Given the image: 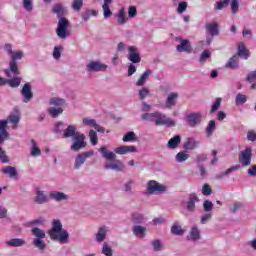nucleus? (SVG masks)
Instances as JSON below:
<instances>
[{
    "mask_svg": "<svg viewBox=\"0 0 256 256\" xmlns=\"http://www.w3.org/2000/svg\"><path fill=\"white\" fill-rule=\"evenodd\" d=\"M47 113L48 115H50V117H52L53 119H57V117L59 115L63 114V108L61 107H49L47 109Z\"/></svg>",
    "mask_w": 256,
    "mask_h": 256,
    "instance_id": "nucleus-31",
    "label": "nucleus"
},
{
    "mask_svg": "<svg viewBox=\"0 0 256 256\" xmlns=\"http://www.w3.org/2000/svg\"><path fill=\"white\" fill-rule=\"evenodd\" d=\"M30 155L31 157H39V155H41V148L37 146L35 140H31Z\"/></svg>",
    "mask_w": 256,
    "mask_h": 256,
    "instance_id": "nucleus-36",
    "label": "nucleus"
},
{
    "mask_svg": "<svg viewBox=\"0 0 256 256\" xmlns=\"http://www.w3.org/2000/svg\"><path fill=\"white\" fill-rule=\"evenodd\" d=\"M83 8V0H74L72 2L73 11L79 12Z\"/></svg>",
    "mask_w": 256,
    "mask_h": 256,
    "instance_id": "nucleus-57",
    "label": "nucleus"
},
{
    "mask_svg": "<svg viewBox=\"0 0 256 256\" xmlns=\"http://www.w3.org/2000/svg\"><path fill=\"white\" fill-rule=\"evenodd\" d=\"M118 25H125L127 18H125V9L121 8L117 14Z\"/></svg>",
    "mask_w": 256,
    "mask_h": 256,
    "instance_id": "nucleus-48",
    "label": "nucleus"
},
{
    "mask_svg": "<svg viewBox=\"0 0 256 256\" xmlns=\"http://www.w3.org/2000/svg\"><path fill=\"white\" fill-rule=\"evenodd\" d=\"M178 99H179V94L177 92L170 93L165 102L166 109H173V107L177 105Z\"/></svg>",
    "mask_w": 256,
    "mask_h": 256,
    "instance_id": "nucleus-19",
    "label": "nucleus"
},
{
    "mask_svg": "<svg viewBox=\"0 0 256 256\" xmlns=\"http://www.w3.org/2000/svg\"><path fill=\"white\" fill-rule=\"evenodd\" d=\"M52 11L57 15V18L59 19L56 29L57 37H59V39H67V37L71 35V32L69 31V20L65 18L67 9H65L62 4H55Z\"/></svg>",
    "mask_w": 256,
    "mask_h": 256,
    "instance_id": "nucleus-2",
    "label": "nucleus"
},
{
    "mask_svg": "<svg viewBox=\"0 0 256 256\" xmlns=\"http://www.w3.org/2000/svg\"><path fill=\"white\" fill-rule=\"evenodd\" d=\"M49 103L54 107H63V105L66 103V100L60 97H52L50 98Z\"/></svg>",
    "mask_w": 256,
    "mask_h": 256,
    "instance_id": "nucleus-41",
    "label": "nucleus"
},
{
    "mask_svg": "<svg viewBox=\"0 0 256 256\" xmlns=\"http://www.w3.org/2000/svg\"><path fill=\"white\" fill-rule=\"evenodd\" d=\"M246 138H247V141H251L252 143H255V141H256V132H255V130H249L247 132Z\"/></svg>",
    "mask_w": 256,
    "mask_h": 256,
    "instance_id": "nucleus-64",
    "label": "nucleus"
},
{
    "mask_svg": "<svg viewBox=\"0 0 256 256\" xmlns=\"http://www.w3.org/2000/svg\"><path fill=\"white\" fill-rule=\"evenodd\" d=\"M167 191V186L160 184L155 180H150L147 183V192L148 195H161Z\"/></svg>",
    "mask_w": 256,
    "mask_h": 256,
    "instance_id": "nucleus-6",
    "label": "nucleus"
},
{
    "mask_svg": "<svg viewBox=\"0 0 256 256\" xmlns=\"http://www.w3.org/2000/svg\"><path fill=\"white\" fill-rule=\"evenodd\" d=\"M49 237L52 241H59V243L69 242V232L63 230V224L60 220H53L52 229L48 231Z\"/></svg>",
    "mask_w": 256,
    "mask_h": 256,
    "instance_id": "nucleus-4",
    "label": "nucleus"
},
{
    "mask_svg": "<svg viewBox=\"0 0 256 256\" xmlns=\"http://www.w3.org/2000/svg\"><path fill=\"white\" fill-rule=\"evenodd\" d=\"M102 255L113 256V248H111V246L104 243L102 247Z\"/></svg>",
    "mask_w": 256,
    "mask_h": 256,
    "instance_id": "nucleus-56",
    "label": "nucleus"
},
{
    "mask_svg": "<svg viewBox=\"0 0 256 256\" xmlns=\"http://www.w3.org/2000/svg\"><path fill=\"white\" fill-rule=\"evenodd\" d=\"M54 133H62L63 139H72V144L70 146L71 151L77 152L87 147V142L85 141V134L77 131L76 125L71 124L65 128V123H63V121H60L55 124Z\"/></svg>",
    "mask_w": 256,
    "mask_h": 256,
    "instance_id": "nucleus-1",
    "label": "nucleus"
},
{
    "mask_svg": "<svg viewBox=\"0 0 256 256\" xmlns=\"http://www.w3.org/2000/svg\"><path fill=\"white\" fill-rule=\"evenodd\" d=\"M203 121V113L202 112H191L186 116V122L189 127H197V125H201Z\"/></svg>",
    "mask_w": 256,
    "mask_h": 256,
    "instance_id": "nucleus-8",
    "label": "nucleus"
},
{
    "mask_svg": "<svg viewBox=\"0 0 256 256\" xmlns=\"http://www.w3.org/2000/svg\"><path fill=\"white\" fill-rule=\"evenodd\" d=\"M237 55L239 57H243L244 59H249V50H247V48L243 44H241L238 47Z\"/></svg>",
    "mask_w": 256,
    "mask_h": 256,
    "instance_id": "nucleus-47",
    "label": "nucleus"
},
{
    "mask_svg": "<svg viewBox=\"0 0 256 256\" xmlns=\"http://www.w3.org/2000/svg\"><path fill=\"white\" fill-rule=\"evenodd\" d=\"M94 154L95 152H93V150L78 154L75 158L74 169H81V166L85 164V161H87L89 157H93Z\"/></svg>",
    "mask_w": 256,
    "mask_h": 256,
    "instance_id": "nucleus-10",
    "label": "nucleus"
},
{
    "mask_svg": "<svg viewBox=\"0 0 256 256\" xmlns=\"http://www.w3.org/2000/svg\"><path fill=\"white\" fill-rule=\"evenodd\" d=\"M88 137L90 139L91 145H93L94 147L95 145H97V143H99V139L97 138V132L95 130H90Z\"/></svg>",
    "mask_w": 256,
    "mask_h": 256,
    "instance_id": "nucleus-53",
    "label": "nucleus"
},
{
    "mask_svg": "<svg viewBox=\"0 0 256 256\" xmlns=\"http://www.w3.org/2000/svg\"><path fill=\"white\" fill-rule=\"evenodd\" d=\"M131 221L134 225H143V223H145V215L139 212H134L131 215Z\"/></svg>",
    "mask_w": 256,
    "mask_h": 256,
    "instance_id": "nucleus-27",
    "label": "nucleus"
},
{
    "mask_svg": "<svg viewBox=\"0 0 256 256\" xmlns=\"http://www.w3.org/2000/svg\"><path fill=\"white\" fill-rule=\"evenodd\" d=\"M251 159H253V148L251 147H246L238 154V160L242 167H249L251 165Z\"/></svg>",
    "mask_w": 256,
    "mask_h": 256,
    "instance_id": "nucleus-7",
    "label": "nucleus"
},
{
    "mask_svg": "<svg viewBox=\"0 0 256 256\" xmlns=\"http://www.w3.org/2000/svg\"><path fill=\"white\" fill-rule=\"evenodd\" d=\"M225 67L227 69H239V63L237 62V55L232 56L226 63Z\"/></svg>",
    "mask_w": 256,
    "mask_h": 256,
    "instance_id": "nucleus-40",
    "label": "nucleus"
},
{
    "mask_svg": "<svg viewBox=\"0 0 256 256\" xmlns=\"http://www.w3.org/2000/svg\"><path fill=\"white\" fill-rule=\"evenodd\" d=\"M108 231L109 230L107 229V226L100 227L95 235V241L97 243H103V241H105V239H107Z\"/></svg>",
    "mask_w": 256,
    "mask_h": 256,
    "instance_id": "nucleus-22",
    "label": "nucleus"
},
{
    "mask_svg": "<svg viewBox=\"0 0 256 256\" xmlns=\"http://www.w3.org/2000/svg\"><path fill=\"white\" fill-rule=\"evenodd\" d=\"M176 41H180V44L176 46V51H178V53H191L193 51L191 42L188 39L177 37Z\"/></svg>",
    "mask_w": 256,
    "mask_h": 256,
    "instance_id": "nucleus-12",
    "label": "nucleus"
},
{
    "mask_svg": "<svg viewBox=\"0 0 256 256\" xmlns=\"http://www.w3.org/2000/svg\"><path fill=\"white\" fill-rule=\"evenodd\" d=\"M195 203H199V196L196 193L189 194L186 204V209L189 213H195Z\"/></svg>",
    "mask_w": 256,
    "mask_h": 256,
    "instance_id": "nucleus-15",
    "label": "nucleus"
},
{
    "mask_svg": "<svg viewBox=\"0 0 256 256\" xmlns=\"http://www.w3.org/2000/svg\"><path fill=\"white\" fill-rule=\"evenodd\" d=\"M132 233L138 239H143L147 235V227L141 225H134L132 227Z\"/></svg>",
    "mask_w": 256,
    "mask_h": 256,
    "instance_id": "nucleus-20",
    "label": "nucleus"
},
{
    "mask_svg": "<svg viewBox=\"0 0 256 256\" xmlns=\"http://www.w3.org/2000/svg\"><path fill=\"white\" fill-rule=\"evenodd\" d=\"M199 147V140L195 138H188L183 145V149L186 151H193V149H197Z\"/></svg>",
    "mask_w": 256,
    "mask_h": 256,
    "instance_id": "nucleus-25",
    "label": "nucleus"
},
{
    "mask_svg": "<svg viewBox=\"0 0 256 256\" xmlns=\"http://www.w3.org/2000/svg\"><path fill=\"white\" fill-rule=\"evenodd\" d=\"M180 143H181V136L175 135L173 138H171L168 141L167 147H168V149H177V147H179Z\"/></svg>",
    "mask_w": 256,
    "mask_h": 256,
    "instance_id": "nucleus-30",
    "label": "nucleus"
},
{
    "mask_svg": "<svg viewBox=\"0 0 256 256\" xmlns=\"http://www.w3.org/2000/svg\"><path fill=\"white\" fill-rule=\"evenodd\" d=\"M203 210L205 211V213H210V211H213V202H211L210 200L204 201Z\"/></svg>",
    "mask_w": 256,
    "mask_h": 256,
    "instance_id": "nucleus-61",
    "label": "nucleus"
},
{
    "mask_svg": "<svg viewBox=\"0 0 256 256\" xmlns=\"http://www.w3.org/2000/svg\"><path fill=\"white\" fill-rule=\"evenodd\" d=\"M247 95L238 93L235 97V104L239 107L241 105H245L247 103Z\"/></svg>",
    "mask_w": 256,
    "mask_h": 256,
    "instance_id": "nucleus-45",
    "label": "nucleus"
},
{
    "mask_svg": "<svg viewBox=\"0 0 256 256\" xmlns=\"http://www.w3.org/2000/svg\"><path fill=\"white\" fill-rule=\"evenodd\" d=\"M5 244L7 247H24V245H27V241L23 238H12L7 240Z\"/></svg>",
    "mask_w": 256,
    "mask_h": 256,
    "instance_id": "nucleus-24",
    "label": "nucleus"
},
{
    "mask_svg": "<svg viewBox=\"0 0 256 256\" xmlns=\"http://www.w3.org/2000/svg\"><path fill=\"white\" fill-rule=\"evenodd\" d=\"M44 238H34L33 245L36 247V249H39V251H45L47 249V243H45Z\"/></svg>",
    "mask_w": 256,
    "mask_h": 256,
    "instance_id": "nucleus-34",
    "label": "nucleus"
},
{
    "mask_svg": "<svg viewBox=\"0 0 256 256\" xmlns=\"http://www.w3.org/2000/svg\"><path fill=\"white\" fill-rule=\"evenodd\" d=\"M7 121L13 124L12 129H17V125H19V121H21V117L17 114H11L8 117Z\"/></svg>",
    "mask_w": 256,
    "mask_h": 256,
    "instance_id": "nucleus-46",
    "label": "nucleus"
},
{
    "mask_svg": "<svg viewBox=\"0 0 256 256\" xmlns=\"http://www.w3.org/2000/svg\"><path fill=\"white\" fill-rule=\"evenodd\" d=\"M188 4L187 2L183 1L178 4L177 12L182 15V13H185L187 11Z\"/></svg>",
    "mask_w": 256,
    "mask_h": 256,
    "instance_id": "nucleus-63",
    "label": "nucleus"
},
{
    "mask_svg": "<svg viewBox=\"0 0 256 256\" xmlns=\"http://www.w3.org/2000/svg\"><path fill=\"white\" fill-rule=\"evenodd\" d=\"M152 247L154 251L159 252L163 250V245L161 244V240L156 239L152 241Z\"/></svg>",
    "mask_w": 256,
    "mask_h": 256,
    "instance_id": "nucleus-59",
    "label": "nucleus"
},
{
    "mask_svg": "<svg viewBox=\"0 0 256 256\" xmlns=\"http://www.w3.org/2000/svg\"><path fill=\"white\" fill-rule=\"evenodd\" d=\"M2 173H4V175H8L10 178L17 177V169L13 166L3 168Z\"/></svg>",
    "mask_w": 256,
    "mask_h": 256,
    "instance_id": "nucleus-44",
    "label": "nucleus"
},
{
    "mask_svg": "<svg viewBox=\"0 0 256 256\" xmlns=\"http://www.w3.org/2000/svg\"><path fill=\"white\" fill-rule=\"evenodd\" d=\"M50 199L56 201L57 203H61V201H67L69 199V195L65 194L64 192L53 191L50 192Z\"/></svg>",
    "mask_w": 256,
    "mask_h": 256,
    "instance_id": "nucleus-21",
    "label": "nucleus"
},
{
    "mask_svg": "<svg viewBox=\"0 0 256 256\" xmlns=\"http://www.w3.org/2000/svg\"><path fill=\"white\" fill-rule=\"evenodd\" d=\"M5 141L7 140H0V161L1 163H9V157L7 156V152L3 150V145H5Z\"/></svg>",
    "mask_w": 256,
    "mask_h": 256,
    "instance_id": "nucleus-37",
    "label": "nucleus"
},
{
    "mask_svg": "<svg viewBox=\"0 0 256 256\" xmlns=\"http://www.w3.org/2000/svg\"><path fill=\"white\" fill-rule=\"evenodd\" d=\"M34 203L36 205H45V203H49V197H47V194H45V191L43 190H37L35 197H34Z\"/></svg>",
    "mask_w": 256,
    "mask_h": 256,
    "instance_id": "nucleus-17",
    "label": "nucleus"
},
{
    "mask_svg": "<svg viewBox=\"0 0 256 256\" xmlns=\"http://www.w3.org/2000/svg\"><path fill=\"white\" fill-rule=\"evenodd\" d=\"M153 74V70L151 69H148L146 70L142 75L141 77L138 79L136 85L138 87H143V85H145V82L147 81V79H149V75H152Z\"/></svg>",
    "mask_w": 256,
    "mask_h": 256,
    "instance_id": "nucleus-32",
    "label": "nucleus"
},
{
    "mask_svg": "<svg viewBox=\"0 0 256 256\" xmlns=\"http://www.w3.org/2000/svg\"><path fill=\"white\" fill-rule=\"evenodd\" d=\"M83 125H86L88 127H96L97 121L95 119H90V118H83L82 120Z\"/></svg>",
    "mask_w": 256,
    "mask_h": 256,
    "instance_id": "nucleus-60",
    "label": "nucleus"
},
{
    "mask_svg": "<svg viewBox=\"0 0 256 256\" xmlns=\"http://www.w3.org/2000/svg\"><path fill=\"white\" fill-rule=\"evenodd\" d=\"M231 7L232 15H237L239 11V0H220L216 2L215 11H223V9H227V7Z\"/></svg>",
    "mask_w": 256,
    "mask_h": 256,
    "instance_id": "nucleus-5",
    "label": "nucleus"
},
{
    "mask_svg": "<svg viewBox=\"0 0 256 256\" xmlns=\"http://www.w3.org/2000/svg\"><path fill=\"white\" fill-rule=\"evenodd\" d=\"M215 129H217V126L215 124V120H210L208 122V125L206 127V137H211V135H213V133L215 132Z\"/></svg>",
    "mask_w": 256,
    "mask_h": 256,
    "instance_id": "nucleus-43",
    "label": "nucleus"
},
{
    "mask_svg": "<svg viewBox=\"0 0 256 256\" xmlns=\"http://www.w3.org/2000/svg\"><path fill=\"white\" fill-rule=\"evenodd\" d=\"M63 51V46H55L53 50V59L59 61L61 59V52Z\"/></svg>",
    "mask_w": 256,
    "mask_h": 256,
    "instance_id": "nucleus-55",
    "label": "nucleus"
},
{
    "mask_svg": "<svg viewBox=\"0 0 256 256\" xmlns=\"http://www.w3.org/2000/svg\"><path fill=\"white\" fill-rule=\"evenodd\" d=\"M114 153H116V155H127L129 153H137V147L127 145L119 146L114 149Z\"/></svg>",
    "mask_w": 256,
    "mask_h": 256,
    "instance_id": "nucleus-16",
    "label": "nucleus"
},
{
    "mask_svg": "<svg viewBox=\"0 0 256 256\" xmlns=\"http://www.w3.org/2000/svg\"><path fill=\"white\" fill-rule=\"evenodd\" d=\"M107 64H103L100 61H91L86 65L87 73H99L107 71Z\"/></svg>",
    "mask_w": 256,
    "mask_h": 256,
    "instance_id": "nucleus-9",
    "label": "nucleus"
},
{
    "mask_svg": "<svg viewBox=\"0 0 256 256\" xmlns=\"http://www.w3.org/2000/svg\"><path fill=\"white\" fill-rule=\"evenodd\" d=\"M239 169H241V165H239V164L234 165V166L230 167L229 169H227L226 171L222 172L221 174H217L216 179H223V177H225L227 175H231V173H233V171H239Z\"/></svg>",
    "mask_w": 256,
    "mask_h": 256,
    "instance_id": "nucleus-35",
    "label": "nucleus"
},
{
    "mask_svg": "<svg viewBox=\"0 0 256 256\" xmlns=\"http://www.w3.org/2000/svg\"><path fill=\"white\" fill-rule=\"evenodd\" d=\"M91 15L93 16V17H97V11H95V10H86L85 12H83L82 14H81V17H82V19H83V21H88L89 19H91Z\"/></svg>",
    "mask_w": 256,
    "mask_h": 256,
    "instance_id": "nucleus-50",
    "label": "nucleus"
},
{
    "mask_svg": "<svg viewBox=\"0 0 256 256\" xmlns=\"http://www.w3.org/2000/svg\"><path fill=\"white\" fill-rule=\"evenodd\" d=\"M10 71L6 70L5 73L7 75V77H11V73H13V75H20L21 72L19 71V66L17 65V62H11L10 61Z\"/></svg>",
    "mask_w": 256,
    "mask_h": 256,
    "instance_id": "nucleus-33",
    "label": "nucleus"
},
{
    "mask_svg": "<svg viewBox=\"0 0 256 256\" xmlns=\"http://www.w3.org/2000/svg\"><path fill=\"white\" fill-rule=\"evenodd\" d=\"M99 151L103 159H106L107 161H113L117 159V155L114 152L108 151L107 146H102Z\"/></svg>",
    "mask_w": 256,
    "mask_h": 256,
    "instance_id": "nucleus-26",
    "label": "nucleus"
},
{
    "mask_svg": "<svg viewBox=\"0 0 256 256\" xmlns=\"http://www.w3.org/2000/svg\"><path fill=\"white\" fill-rule=\"evenodd\" d=\"M104 169L107 171H116V173H122L125 171L126 167L125 164L121 160H114L113 162H106L104 164Z\"/></svg>",
    "mask_w": 256,
    "mask_h": 256,
    "instance_id": "nucleus-11",
    "label": "nucleus"
},
{
    "mask_svg": "<svg viewBox=\"0 0 256 256\" xmlns=\"http://www.w3.org/2000/svg\"><path fill=\"white\" fill-rule=\"evenodd\" d=\"M170 231L172 235L181 236L185 234V230H183V228L181 227V224H179L178 221L173 223Z\"/></svg>",
    "mask_w": 256,
    "mask_h": 256,
    "instance_id": "nucleus-29",
    "label": "nucleus"
},
{
    "mask_svg": "<svg viewBox=\"0 0 256 256\" xmlns=\"http://www.w3.org/2000/svg\"><path fill=\"white\" fill-rule=\"evenodd\" d=\"M128 59L131 63H141V56L139 50L135 46L128 47Z\"/></svg>",
    "mask_w": 256,
    "mask_h": 256,
    "instance_id": "nucleus-14",
    "label": "nucleus"
},
{
    "mask_svg": "<svg viewBox=\"0 0 256 256\" xmlns=\"http://www.w3.org/2000/svg\"><path fill=\"white\" fill-rule=\"evenodd\" d=\"M9 120H0V141H9V131H7V124Z\"/></svg>",
    "mask_w": 256,
    "mask_h": 256,
    "instance_id": "nucleus-18",
    "label": "nucleus"
},
{
    "mask_svg": "<svg viewBox=\"0 0 256 256\" xmlns=\"http://www.w3.org/2000/svg\"><path fill=\"white\" fill-rule=\"evenodd\" d=\"M23 57H24L23 51L19 50V51L13 52L11 54L10 62L17 63V61H21V59H23Z\"/></svg>",
    "mask_w": 256,
    "mask_h": 256,
    "instance_id": "nucleus-49",
    "label": "nucleus"
},
{
    "mask_svg": "<svg viewBox=\"0 0 256 256\" xmlns=\"http://www.w3.org/2000/svg\"><path fill=\"white\" fill-rule=\"evenodd\" d=\"M207 59H211V52L209 50H204L199 58L200 63H205Z\"/></svg>",
    "mask_w": 256,
    "mask_h": 256,
    "instance_id": "nucleus-58",
    "label": "nucleus"
},
{
    "mask_svg": "<svg viewBox=\"0 0 256 256\" xmlns=\"http://www.w3.org/2000/svg\"><path fill=\"white\" fill-rule=\"evenodd\" d=\"M189 235L191 241H199L201 239V231L199 230V227L192 226Z\"/></svg>",
    "mask_w": 256,
    "mask_h": 256,
    "instance_id": "nucleus-28",
    "label": "nucleus"
},
{
    "mask_svg": "<svg viewBox=\"0 0 256 256\" xmlns=\"http://www.w3.org/2000/svg\"><path fill=\"white\" fill-rule=\"evenodd\" d=\"M122 141L124 143H129V141H137V135H135V132L133 131L127 132L126 135L122 138Z\"/></svg>",
    "mask_w": 256,
    "mask_h": 256,
    "instance_id": "nucleus-51",
    "label": "nucleus"
},
{
    "mask_svg": "<svg viewBox=\"0 0 256 256\" xmlns=\"http://www.w3.org/2000/svg\"><path fill=\"white\" fill-rule=\"evenodd\" d=\"M109 5H111V0H104V4L102 6V9L104 11V19H109V17L113 15V12H111V9H109Z\"/></svg>",
    "mask_w": 256,
    "mask_h": 256,
    "instance_id": "nucleus-38",
    "label": "nucleus"
},
{
    "mask_svg": "<svg viewBox=\"0 0 256 256\" xmlns=\"http://www.w3.org/2000/svg\"><path fill=\"white\" fill-rule=\"evenodd\" d=\"M31 233H32L33 237H35L34 239H45V231L41 230L38 227L32 228Z\"/></svg>",
    "mask_w": 256,
    "mask_h": 256,
    "instance_id": "nucleus-42",
    "label": "nucleus"
},
{
    "mask_svg": "<svg viewBox=\"0 0 256 256\" xmlns=\"http://www.w3.org/2000/svg\"><path fill=\"white\" fill-rule=\"evenodd\" d=\"M21 95L23 97V103H29L33 99V90L31 88V83H25L21 90Z\"/></svg>",
    "mask_w": 256,
    "mask_h": 256,
    "instance_id": "nucleus-13",
    "label": "nucleus"
},
{
    "mask_svg": "<svg viewBox=\"0 0 256 256\" xmlns=\"http://www.w3.org/2000/svg\"><path fill=\"white\" fill-rule=\"evenodd\" d=\"M29 225L31 227H39L40 225H45V218L39 217V218H36L34 220H31L29 222Z\"/></svg>",
    "mask_w": 256,
    "mask_h": 256,
    "instance_id": "nucleus-54",
    "label": "nucleus"
},
{
    "mask_svg": "<svg viewBox=\"0 0 256 256\" xmlns=\"http://www.w3.org/2000/svg\"><path fill=\"white\" fill-rule=\"evenodd\" d=\"M6 83L12 88H17L21 85V78L15 77L13 79H6Z\"/></svg>",
    "mask_w": 256,
    "mask_h": 256,
    "instance_id": "nucleus-52",
    "label": "nucleus"
},
{
    "mask_svg": "<svg viewBox=\"0 0 256 256\" xmlns=\"http://www.w3.org/2000/svg\"><path fill=\"white\" fill-rule=\"evenodd\" d=\"M187 159H189V154L185 150L178 152L175 156L176 163H185Z\"/></svg>",
    "mask_w": 256,
    "mask_h": 256,
    "instance_id": "nucleus-39",
    "label": "nucleus"
},
{
    "mask_svg": "<svg viewBox=\"0 0 256 256\" xmlns=\"http://www.w3.org/2000/svg\"><path fill=\"white\" fill-rule=\"evenodd\" d=\"M205 29L210 33L211 37H217L219 35V24L217 22L207 23Z\"/></svg>",
    "mask_w": 256,
    "mask_h": 256,
    "instance_id": "nucleus-23",
    "label": "nucleus"
},
{
    "mask_svg": "<svg viewBox=\"0 0 256 256\" xmlns=\"http://www.w3.org/2000/svg\"><path fill=\"white\" fill-rule=\"evenodd\" d=\"M213 193V190L211 189V186H209V184H204L202 186V195H204L205 197H209V195H211Z\"/></svg>",
    "mask_w": 256,
    "mask_h": 256,
    "instance_id": "nucleus-62",
    "label": "nucleus"
},
{
    "mask_svg": "<svg viewBox=\"0 0 256 256\" xmlns=\"http://www.w3.org/2000/svg\"><path fill=\"white\" fill-rule=\"evenodd\" d=\"M142 121H149L150 123H155L156 126H165V127H175L177 122L167 117L163 112L155 111L152 113H144L141 115Z\"/></svg>",
    "mask_w": 256,
    "mask_h": 256,
    "instance_id": "nucleus-3",
    "label": "nucleus"
}]
</instances>
